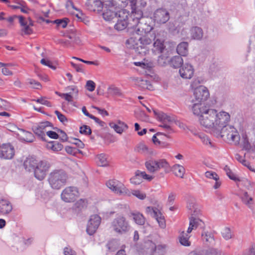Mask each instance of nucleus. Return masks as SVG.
<instances>
[{
	"label": "nucleus",
	"mask_w": 255,
	"mask_h": 255,
	"mask_svg": "<svg viewBox=\"0 0 255 255\" xmlns=\"http://www.w3.org/2000/svg\"><path fill=\"white\" fill-rule=\"evenodd\" d=\"M206 112L199 117L201 126L208 128L216 134L219 135L220 131L226 126L230 120V115L225 112L218 113L214 109H208Z\"/></svg>",
	"instance_id": "nucleus-1"
},
{
	"label": "nucleus",
	"mask_w": 255,
	"mask_h": 255,
	"mask_svg": "<svg viewBox=\"0 0 255 255\" xmlns=\"http://www.w3.org/2000/svg\"><path fill=\"white\" fill-rule=\"evenodd\" d=\"M155 39L154 33L138 35V37L133 36L127 40L126 44L130 45L129 47L134 49L137 54L144 55L149 51L147 46Z\"/></svg>",
	"instance_id": "nucleus-2"
},
{
	"label": "nucleus",
	"mask_w": 255,
	"mask_h": 255,
	"mask_svg": "<svg viewBox=\"0 0 255 255\" xmlns=\"http://www.w3.org/2000/svg\"><path fill=\"white\" fill-rule=\"evenodd\" d=\"M67 178V175L63 170L55 169L49 174L48 181L52 189L58 190L66 184Z\"/></svg>",
	"instance_id": "nucleus-3"
},
{
	"label": "nucleus",
	"mask_w": 255,
	"mask_h": 255,
	"mask_svg": "<svg viewBox=\"0 0 255 255\" xmlns=\"http://www.w3.org/2000/svg\"><path fill=\"white\" fill-rule=\"evenodd\" d=\"M112 231L118 235L127 234L131 227L129 221L123 215H119L113 219L111 224Z\"/></svg>",
	"instance_id": "nucleus-4"
},
{
	"label": "nucleus",
	"mask_w": 255,
	"mask_h": 255,
	"mask_svg": "<svg viewBox=\"0 0 255 255\" xmlns=\"http://www.w3.org/2000/svg\"><path fill=\"white\" fill-rule=\"evenodd\" d=\"M145 166L148 172L150 173H155L160 169H167L169 167V163L164 159H149L145 162Z\"/></svg>",
	"instance_id": "nucleus-5"
},
{
	"label": "nucleus",
	"mask_w": 255,
	"mask_h": 255,
	"mask_svg": "<svg viewBox=\"0 0 255 255\" xmlns=\"http://www.w3.org/2000/svg\"><path fill=\"white\" fill-rule=\"evenodd\" d=\"M107 186L114 193L120 195H131L130 191L124 184L117 180H110L106 183Z\"/></svg>",
	"instance_id": "nucleus-6"
},
{
	"label": "nucleus",
	"mask_w": 255,
	"mask_h": 255,
	"mask_svg": "<svg viewBox=\"0 0 255 255\" xmlns=\"http://www.w3.org/2000/svg\"><path fill=\"white\" fill-rule=\"evenodd\" d=\"M50 166V163L46 160L38 161L34 170L35 177L40 181L43 180L45 178Z\"/></svg>",
	"instance_id": "nucleus-7"
},
{
	"label": "nucleus",
	"mask_w": 255,
	"mask_h": 255,
	"mask_svg": "<svg viewBox=\"0 0 255 255\" xmlns=\"http://www.w3.org/2000/svg\"><path fill=\"white\" fill-rule=\"evenodd\" d=\"M78 196V190L74 186L65 188L61 194V199L66 203L73 202Z\"/></svg>",
	"instance_id": "nucleus-8"
},
{
	"label": "nucleus",
	"mask_w": 255,
	"mask_h": 255,
	"mask_svg": "<svg viewBox=\"0 0 255 255\" xmlns=\"http://www.w3.org/2000/svg\"><path fill=\"white\" fill-rule=\"evenodd\" d=\"M194 96L195 100H192V102H204L209 97L210 94L208 90L204 86L196 87L194 91Z\"/></svg>",
	"instance_id": "nucleus-9"
},
{
	"label": "nucleus",
	"mask_w": 255,
	"mask_h": 255,
	"mask_svg": "<svg viewBox=\"0 0 255 255\" xmlns=\"http://www.w3.org/2000/svg\"><path fill=\"white\" fill-rule=\"evenodd\" d=\"M153 20L159 24H164L170 18L169 12L165 8L157 9L153 13Z\"/></svg>",
	"instance_id": "nucleus-10"
},
{
	"label": "nucleus",
	"mask_w": 255,
	"mask_h": 255,
	"mask_svg": "<svg viewBox=\"0 0 255 255\" xmlns=\"http://www.w3.org/2000/svg\"><path fill=\"white\" fill-rule=\"evenodd\" d=\"M101 221V217L98 215L91 216L88 221L86 231L89 235H93L97 231Z\"/></svg>",
	"instance_id": "nucleus-11"
},
{
	"label": "nucleus",
	"mask_w": 255,
	"mask_h": 255,
	"mask_svg": "<svg viewBox=\"0 0 255 255\" xmlns=\"http://www.w3.org/2000/svg\"><path fill=\"white\" fill-rule=\"evenodd\" d=\"M52 124L48 121L40 123L38 124L34 125L32 127V130L34 133L42 140H45L44 131L46 128L50 127Z\"/></svg>",
	"instance_id": "nucleus-12"
},
{
	"label": "nucleus",
	"mask_w": 255,
	"mask_h": 255,
	"mask_svg": "<svg viewBox=\"0 0 255 255\" xmlns=\"http://www.w3.org/2000/svg\"><path fill=\"white\" fill-rule=\"evenodd\" d=\"M15 154L14 147L10 143L2 144L0 148V158L4 159H11Z\"/></svg>",
	"instance_id": "nucleus-13"
},
{
	"label": "nucleus",
	"mask_w": 255,
	"mask_h": 255,
	"mask_svg": "<svg viewBox=\"0 0 255 255\" xmlns=\"http://www.w3.org/2000/svg\"><path fill=\"white\" fill-rule=\"evenodd\" d=\"M133 27L135 29V33L138 35L151 34L150 31L153 29V27L144 19H142L140 22L134 25Z\"/></svg>",
	"instance_id": "nucleus-14"
},
{
	"label": "nucleus",
	"mask_w": 255,
	"mask_h": 255,
	"mask_svg": "<svg viewBox=\"0 0 255 255\" xmlns=\"http://www.w3.org/2000/svg\"><path fill=\"white\" fill-rule=\"evenodd\" d=\"M146 211L147 213L155 218L161 228L164 229L165 228L166 223L164 217L157 208L147 207Z\"/></svg>",
	"instance_id": "nucleus-15"
},
{
	"label": "nucleus",
	"mask_w": 255,
	"mask_h": 255,
	"mask_svg": "<svg viewBox=\"0 0 255 255\" xmlns=\"http://www.w3.org/2000/svg\"><path fill=\"white\" fill-rule=\"evenodd\" d=\"M131 12L129 17V21H130L129 23L132 27H134V25L140 22L142 19L141 18L143 16V12L140 9L136 7L135 5L134 6L131 7Z\"/></svg>",
	"instance_id": "nucleus-16"
},
{
	"label": "nucleus",
	"mask_w": 255,
	"mask_h": 255,
	"mask_svg": "<svg viewBox=\"0 0 255 255\" xmlns=\"http://www.w3.org/2000/svg\"><path fill=\"white\" fill-rule=\"evenodd\" d=\"M153 41V48L152 49L153 52L155 54H159L164 53L165 51H167L164 39L159 38L156 36V39Z\"/></svg>",
	"instance_id": "nucleus-17"
},
{
	"label": "nucleus",
	"mask_w": 255,
	"mask_h": 255,
	"mask_svg": "<svg viewBox=\"0 0 255 255\" xmlns=\"http://www.w3.org/2000/svg\"><path fill=\"white\" fill-rule=\"evenodd\" d=\"M180 76L184 79H191L194 74L193 66L188 63L183 64L179 70Z\"/></svg>",
	"instance_id": "nucleus-18"
},
{
	"label": "nucleus",
	"mask_w": 255,
	"mask_h": 255,
	"mask_svg": "<svg viewBox=\"0 0 255 255\" xmlns=\"http://www.w3.org/2000/svg\"><path fill=\"white\" fill-rule=\"evenodd\" d=\"M86 6L88 10L98 12L101 11L103 8V4L100 0H88Z\"/></svg>",
	"instance_id": "nucleus-19"
},
{
	"label": "nucleus",
	"mask_w": 255,
	"mask_h": 255,
	"mask_svg": "<svg viewBox=\"0 0 255 255\" xmlns=\"http://www.w3.org/2000/svg\"><path fill=\"white\" fill-rule=\"evenodd\" d=\"M230 132H228L226 130H223V134L222 136H226L229 140L238 143L240 137L237 130L234 128H230Z\"/></svg>",
	"instance_id": "nucleus-20"
},
{
	"label": "nucleus",
	"mask_w": 255,
	"mask_h": 255,
	"mask_svg": "<svg viewBox=\"0 0 255 255\" xmlns=\"http://www.w3.org/2000/svg\"><path fill=\"white\" fill-rule=\"evenodd\" d=\"M153 113L156 116L157 119L161 122H166L168 125L175 122L174 116H168L163 112H159L155 110H153Z\"/></svg>",
	"instance_id": "nucleus-21"
},
{
	"label": "nucleus",
	"mask_w": 255,
	"mask_h": 255,
	"mask_svg": "<svg viewBox=\"0 0 255 255\" xmlns=\"http://www.w3.org/2000/svg\"><path fill=\"white\" fill-rule=\"evenodd\" d=\"M192 106V110L194 115L200 117L202 115L204 114V112H206V111L209 109L206 106H205L202 103L194 102Z\"/></svg>",
	"instance_id": "nucleus-22"
},
{
	"label": "nucleus",
	"mask_w": 255,
	"mask_h": 255,
	"mask_svg": "<svg viewBox=\"0 0 255 255\" xmlns=\"http://www.w3.org/2000/svg\"><path fill=\"white\" fill-rule=\"evenodd\" d=\"M189 226L187 231V233H190L192 230H195L199 226H202L203 223L201 220L196 216H191L189 218Z\"/></svg>",
	"instance_id": "nucleus-23"
},
{
	"label": "nucleus",
	"mask_w": 255,
	"mask_h": 255,
	"mask_svg": "<svg viewBox=\"0 0 255 255\" xmlns=\"http://www.w3.org/2000/svg\"><path fill=\"white\" fill-rule=\"evenodd\" d=\"M109 126L111 128H114L115 131L120 134H121L128 128V125L120 120L117 121V124L110 123Z\"/></svg>",
	"instance_id": "nucleus-24"
},
{
	"label": "nucleus",
	"mask_w": 255,
	"mask_h": 255,
	"mask_svg": "<svg viewBox=\"0 0 255 255\" xmlns=\"http://www.w3.org/2000/svg\"><path fill=\"white\" fill-rule=\"evenodd\" d=\"M135 84L142 89H147L150 91L153 90V87L150 81L140 78H134Z\"/></svg>",
	"instance_id": "nucleus-25"
},
{
	"label": "nucleus",
	"mask_w": 255,
	"mask_h": 255,
	"mask_svg": "<svg viewBox=\"0 0 255 255\" xmlns=\"http://www.w3.org/2000/svg\"><path fill=\"white\" fill-rule=\"evenodd\" d=\"M187 208L191 216H196L200 213V210L193 199H191L189 201Z\"/></svg>",
	"instance_id": "nucleus-26"
},
{
	"label": "nucleus",
	"mask_w": 255,
	"mask_h": 255,
	"mask_svg": "<svg viewBox=\"0 0 255 255\" xmlns=\"http://www.w3.org/2000/svg\"><path fill=\"white\" fill-rule=\"evenodd\" d=\"M149 247L151 250V255H163V250L161 246H156L154 243L151 241H149L146 243V247Z\"/></svg>",
	"instance_id": "nucleus-27"
},
{
	"label": "nucleus",
	"mask_w": 255,
	"mask_h": 255,
	"mask_svg": "<svg viewBox=\"0 0 255 255\" xmlns=\"http://www.w3.org/2000/svg\"><path fill=\"white\" fill-rule=\"evenodd\" d=\"M12 209L10 203L4 199L0 200V212L2 214L9 213Z\"/></svg>",
	"instance_id": "nucleus-28"
},
{
	"label": "nucleus",
	"mask_w": 255,
	"mask_h": 255,
	"mask_svg": "<svg viewBox=\"0 0 255 255\" xmlns=\"http://www.w3.org/2000/svg\"><path fill=\"white\" fill-rule=\"evenodd\" d=\"M38 161L33 157H28L23 163V166L28 171L34 170Z\"/></svg>",
	"instance_id": "nucleus-29"
},
{
	"label": "nucleus",
	"mask_w": 255,
	"mask_h": 255,
	"mask_svg": "<svg viewBox=\"0 0 255 255\" xmlns=\"http://www.w3.org/2000/svg\"><path fill=\"white\" fill-rule=\"evenodd\" d=\"M114 6L112 5L109 8L104 10L103 16L106 20L110 21L116 18L117 16V12L114 11Z\"/></svg>",
	"instance_id": "nucleus-30"
},
{
	"label": "nucleus",
	"mask_w": 255,
	"mask_h": 255,
	"mask_svg": "<svg viewBox=\"0 0 255 255\" xmlns=\"http://www.w3.org/2000/svg\"><path fill=\"white\" fill-rule=\"evenodd\" d=\"M191 35L192 38L194 39H201L203 35L202 29L198 26L192 27L191 30Z\"/></svg>",
	"instance_id": "nucleus-31"
},
{
	"label": "nucleus",
	"mask_w": 255,
	"mask_h": 255,
	"mask_svg": "<svg viewBox=\"0 0 255 255\" xmlns=\"http://www.w3.org/2000/svg\"><path fill=\"white\" fill-rule=\"evenodd\" d=\"M133 219L136 224L143 225L145 223V218L143 215L139 212H135L131 213Z\"/></svg>",
	"instance_id": "nucleus-32"
},
{
	"label": "nucleus",
	"mask_w": 255,
	"mask_h": 255,
	"mask_svg": "<svg viewBox=\"0 0 255 255\" xmlns=\"http://www.w3.org/2000/svg\"><path fill=\"white\" fill-rule=\"evenodd\" d=\"M188 43L187 42H182L177 47V52L181 56H186L188 51Z\"/></svg>",
	"instance_id": "nucleus-33"
},
{
	"label": "nucleus",
	"mask_w": 255,
	"mask_h": 255,
	"mask_svg": "<svg viewBox=\"0 0 255 255\" xmlns=\"http://www.w3.org/2000/svg\"><path fill=\"white\" fill-rule=\"evenodd\" d=\"M183 63V60L180 56H175L169 61L170 66L175 68L180 67Z\"/></svg>",
	"instance_id": "nucleus-34"
},
{
	"label": "nucleus",
	"mask_w": 255,
	"mask_h": 255,
	"mask_svg": "<svg viewBox=\"0 0 255 255\" xmlns=\"http://www.w3.org/2000/svg\"><path fill=\"white\" fill-rule=\"evenodd\" d=\"M189 233H185L184 231L182 232L179 236V241L180 243L184 246H190L191 245L190 242L189 241L190 236L188 235Z\"/></svg>",
	"instance_id": "nucleus-35"
},
{
	"label": "nucleus",
	"mask_w": 255,
	"mask_h": 255,
	"mask_svg": "<svg viewBox=\"0 0 255 255\" xmlns=\"http://www.w3.org/2000/svg\"><path fill=\"white\" fill-rule=\"evenodd\" d=\"M172 171L175 175L180 178H183L185 169L184 167L180 164H175L172 167Z\"/></svg>",
	"instance_id": "nucleus-36"
},
{
	"label": "nucleus",
	"mask_w": 255,
	"mask_h": 255,
	"mask_svg": "<svg viewBox=\"0 0 255 255\" xmlns=\"http://www.w3.org/2000/svg\"><path fill=\"white\" fill-rule=\"evenodd\" d=\"M160 54L161 55L158 56L157 62L161 66H165L170 61L168 60V51H165L164 53Z\"/></svg>",
	"instance_id": "nucleus-37"
},
{
	"label": "nucleus",
	"mask_w": 255,
	"mask_h": 255,
	"mask_svg": "<svg viewBox=\"0 0 255 255\" xmlns=\"http://www.w3.org/2000/svg\"><path fill=\"white\" fill-rule=\"evenodd\" d=\"M47 148L52 149L54 151H58L62 150L63 145L57 141H52L49 142Z\"/></svg>",
	"instance_id": "nucleus-38"
},
{
	"label": "nucleus",
	"mask_w": 255,
	"mask_h": 255,
	"mask_svg": "<svg viewBox=\"0 0 255 255\" xmlns=\"http://www.w3.org/2000/svg\"><path fill=\"white\" fill-rule=\"evenodd\" d=\"M108 251L110 252H113L116 251L119 247L118 241L115 239L111 240L109 241L106 245Z\"/></svg>",
	"instance_id": "nucleus-39"
},
{
	"label": "nucleus",
	"mask_w": 255,
	"mask_h": 255,
	"mask_svg": "<svg viewBox=\"0 0 255 255\" xmlns=\"http://www.w3.org/2000/svg\"><path fill=\"white\" fill-rule=\"evenodd\" d=\"M129 20H117V23L115 25V29L118 30H122L125 29L128 26V24H129Z\"/></svg>",
	"instance_id": "nucleus-40"
},
{
	"label": "nucleus",
	"mask_w": 255,
	"mask_h": 255,
	"mask_svg": "<svg viewBox=\"0 0 255 255\" xmlns=\"http://www.w3.org/2000/svg\"><path fill=\"white\" fill-rule=\"evenodd\" d=\"M193 134L195 136L198 137L202 141L203 144L206 145H211V142L210 140L208 138V136L202 132H194Z\"/></svg>",
	"instance_id": "nucleus-41"
},
{
	"label": "nucleus",
	"mask_w": 255,
	"mask_h": 255,
	"mask_svg": "<svg viewBox=\"0 0 255 255\" xmlns=\"http://www.w3.org/2000/svg\"><path fill=\"white\" fill-rule=\"evenodd\" d=\"M202 240L210 244L214 243V237L213 234L211 232H204L202 233Z\"/></svg>",
	"instance_id": "nucleus-42"
},
{
	"label": "nucleus",
	"mask_w": 255,
	"mask_h": 255,
	"mask_svg": "<svg viewBox=\"0 0 255 255\" xmlns=\"http://www.w3.org/2000/svg\"><path fill=\"white\" fill-rule=\"evenodd\" d=\"M128 12L126 9H121L117 11V16L116 17V19L129 20L128 18Z\"/></svg>",
	"instance_id": "nucleus-43"
},
{
	"label": "nucleus",
	"mask_w": 255,
	"mask_h": 255,
	"mask_svg": "<svg viewBox=\"0 0 255 255\" xmlns=\"http://www.w3.org/2000/svg\"><path fill=\"white\" fill-rule=\"evenodd\" d=\"M117 3L121 7H126L128 4L131 7L136 4V0H118Z\"/></svg>",
	"instance_id": "nucleus-44"
},
{
	"label": "nucleus",
	"mask_w": 255,
	"mask_h": 255,
	"mask_svg": "<svg viewBox=\"0 0 255 255\" xmlns=\"http://www.w3.org/2000/svg\"><path fill=\"white\" fill-rule=\"evenodd\" d=\"M205 255H226L222 251L217 249L210 248L205 251Z\"/></svg>",
	"instance_id": "nucleus-45"
},
{
	"label": "nucleus",
	"mask_w": 255,
	"mask_h": 255,
	"mask_svg": "<svg viewBox=\"0 0 255 255\" xmlns=\"http://www.w3.org/2000/svg\"><path fill=\"white\" fill-rule=\"evenodd\" d=\"M223 237L226 240H228L233 238L234 234L231 230L228 227H226L223 230L222 233Z\"/></svg>",
	"instance_id": "nucleus-46"
},
{
	"label": "nucleus",
	"mask_w": 255,
	"mask_h": 255,
	"mask_svg": "<svg viewBox=\"0 0 255 255\" xmlns=\"http://www.w3.org/2000/svg\"><path fill=\"white\" fill-rule=\"evenodd\" d=\"M98 164L100 166H106L108 165V161L106 155L104 154H101L98 156Z\"/></svg>",
	"instance_id": "nucleus-47"
},
{
	"label": "nucleus",
	"mask_w": 255,
	"mask_h": 255,
	"mask_svg": "<svg viewBox=\"0 0 255 255\" xmlns=\"http://www.w3.org/2000/svg\"><path fill=\"white\" fill-rule=\"evenodd\" d=\"M68 18H65L63 19H57L53 21V23H55L58 27L65 28L67 25Z\"/></svg>",
	"instance_id": "nucleus-48"
},
{
	"label": "nucleus",
	"mask_w": 255,
	"mask_h": 255,
	"mask_svg": "<svg viewBox=\"0 0 255 255\" xmlns=\"http://www.w3.org/2000/svg\"><path fill=\"white\" fill-rule=\"evenodd\" d=\"M224 170L226 171L227 176L229 177L230 179L235 181H241L239 178L236 177L235 175L232 172L229 166L226 165L224 167Z\"/></svg>",
	"instance_id": "nucleus-49"
},
{
	"label": "nucleus",
	"mask_w": 255,
	"mask_h": 255,
	"mask_svg": "<svg viewBox=\"0 0 255 255\" xmlns=\"http://www.w3.org/2000/svg\"><path fill=\"white\" fill-rule=\"evenodd\" d=\"M135 150L142 154H146L148 152V147L142 143H140L137 144L135 148Z\"/></svg>",
	"instance_id": "nucleus-50"
},
{
	"label": "nucleus",
	"mask_w": 255,
	"mask_h": 255,
	"mask_svg": "<svg viewBox=\"0 0 255 255\" xmlns=\"http://www.w3.org/2000/svg\"><path fill=\"white\" fill-rule=\"evenodd\" d=\"M108 91L113 95L120 96L122 95L121 90L114 86L112 85L108 88Z\"/></svg>",
	"instance_id": "nucleus-51"
},
{
	"label": "nucleus",
	"mask_w": 255,
	"mask_h": 255,
	"mask_svg": "<svg viewBox=\"0 0 255 255\" xmlns=\"http://www.w3.org/2000/svg\"><path fill=\"white\" fill-rule=\"evenodd\" d=\"M87 205V202L86 200L80 199L77 201L74 204V207L76 209L81 210L83 208L86 207Z\"/></svg>",
	"instance_id": "nucleus-52"
},
{
	"label": "nucleus",
	"mask_w": 255,
	"mask_h": 255,
	"mask_svg": "<svg viewBox=\"0 0 255 255\" xmlns=\"http://www.w3.org/2000/svg\"><path fill=\"white\" fill-rule=\"evenodd\" d=\"M79 131L81 134H84L85 135H90L92 133V130L90 127L86 125H84L81 127Z\"/></svg>",
	"instance_id": "nucleus-53"
},
{
	"label": "nucleus",
	"mask_w": 255,
	"mask_h": 255,
	"mask_svg": "<svg viewBox=\"0 0 255 255\" xmlns=\"http://www.w3.org/2000/svg\"><path fill=\"white\" fill-rule=\"evenodd\" d=\"M28 83L32 85V86L31 87V88L35 89H40L42 87L41 84L39 82L35 81L34 79H29L28 80Z\"/></svg>",
	"instance_id": "nucleus-54"
},
{
	"label": "nucleus",
	"mask_w": 255,
	"mask_h": 255,
	"mask_svg": "<svg viewBox=\"0 0 255 255\" xmlns=\"http://www.w3.org/2000/svg\"><path fill=\"white\" fill-rule=\"evenodd\" d=\"M205 175L207 178L210 179H213L215 180H219V177L218 174L216 172L212 171L206 172Z\"/></svg>",
	"instance_id": "nucleus-55"
},
{
	"label": "nucleus",
	"mask_w": 255,
	"mask_h": 255,
	"mask_svg": "<svg viewBox=\"0 0 255 255\" xmlns=\"http://www.w3.org/2000/svg\"><path fill=\"white\" fill-rule=\"evenodd\" d=\"M65 150L67 153L76 156L78 153V149L76 147L67 146L65 147Z\"/></svg>",
	"instance_id": "nucleus-56"
},
{
	"label": "nucleus",
	"mask_w": 255,
	"mask_h": 255,
	"mask_svg": "<svg viewBox=\"0 0 255 255\" xmlns=\"http://www.w3.org/2000/svg\"><path fill=\"white\" fill-rule=\"evenodd\" d=\"M137 175L139 177H141L145 179H147L148 181H151L153 177L152 176L147 174L145 171H140L139 170L137 171Z\"/></svg>",
	"instance_id": "nucleus-57"
},
{
	"label": "nucleus",
	"mask_w": 255,
	"mask_h": 255,
	"mask_svg": "<svg viewBox=\"0 0 255 255\" xmlns=\"http://www.w3.org/2000/svg\"><path fill=\"white\" fill-rule=\"evenodd\" d=\"M162 124L159 126V127L163 128L167 132V134H170L173 132V130L170 127L169 125H168L166 122H161Z\"/></svg>",
	"instance_id": "nucleus-58"
},
{
	"label": "nucleus",
	"mask_w": 255,
	"mask_h": 255,
	"mask_svg": "<svg viewBox=\"0 0 255 255\" xmlns=\"http://www.w3.org/2000/svg\"><path fill=\"white\" fill-rule=\"evenodd\" d=\"M131 195H133L139 199L143 200L145 198L146 194L140 192L139 190H132L130 192Z\"/></svg>",
	"instance_id": "nucleus-59"
},
{
	"label": "nucleus",
	"mask_w": 255,
	"mask_h": 255,
	"mask_svg": "<svg viewBox=\"0 0 255 255\" xmlns=\"http://www.w3.org/2000/svg\"><path fill=\"white\" fill-rule=\"evenodd\" d=\"M55 114L57 115L58 120L62 123L64 124L65 122H67L68 119L67 118L61 114L58 111H55L54 112Z\"/></svg>",
	"instance_id": "nucleus-60"
},
{
	"label": "nucleus",
	"mask_w": 255,
	"mask_h": 255,
	"mask_svg": "<svg viewBox=\"0 0 255 255\" xmlns=\"http://www.w3.org/2000/svg\"><path fill=\"white\" fill-rule=\"evenodd\" d=\"M95 87V83L93 81L89 80L87 82L86 87L89 91L92 92L94 91Z\"/></svg>",
	"instance_id": "nucleus-61"
},
{
	"label": "nucleus",
	"mask_w": 255,
	"mask_h": 255,
	"mask_svg": "<svg viewBox=\"0 0 255 255\" xmlns=\"http://www.w3.org/2000/svg\"><path fill=\"white\" fill-rule=\"evenodd\" d=\"M67 36L69 39L72 40V41H71L72 43H75L76 44H79L80 43L81 40L79 37L78 36H76V35L74 34H71L70 35H68Z\"/></svg>",
	"instance_id": "nucleus-62"
},
{
	"label": "nucleus",
	"mask_w": 255,
	"mask_h": 255,
	"mask_svg": "<svg viewBox=\"0 0 255 255\" xmlns=\"http://www.w3.org/2000/svg\"><path fill=\"white\" fill-rule=\"evenodd\" d=\"M35 101L37 103H40L47 107H51V104L50 102L46 100L45 97L37 99Z\"/></svg>",
	"instance_id": "nucleus-63"
},
{
	"label": "nucleus",
	"mask_w": 255,
	"mask_h": 255,
	"mask_svg": "<svg viewBox=\"0 0 255 255\" xmlns=\"http://www.w3.org/2000/svg\"><path fill=\"white\" fill-rule=\"evenodd\" d=\"M64 254L65 255H77L75 251L68 247L65 248L64 250Z\"/></svg>",
	"instance_id": "nucleus-64"
}]
</instances>
